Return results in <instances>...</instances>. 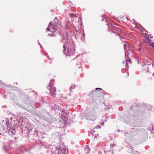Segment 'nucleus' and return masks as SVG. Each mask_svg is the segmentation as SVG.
Wrapping results in <instances>:
<instances>
[{
    "label": "nucleus",
    "instance_id": "29",
    "mask_svg": "<svg viewBox=\"0 0 154 154\" xmlns=\"http://www.w3.org/2000/svg\"><path fill=\"white\" fill-rule=\"evenodd\" d=\"M42 133V132H40H40H39V133Z\"/></svg>",
    "mask_w": 154,
    "mask_h": 154
},
{
    "label": "nucleus",
    "instance_id": "28",
    "mask_svg": "<svg viewBox=\"0 0 154 154\" xmlns=\"http://www.w3.org/2000/svg\"><path fill=\"white\" fill-rule=\"evenodd\" d=\"M55 18L56 19H57V17H56Z\"/></svg>",
    "mask_w": 154,
    "mask_h": 154
},
{
    "label": "nucleus",
    "instance_id": "17",
    "mask_svg": "<svg viewBox=\"0 0 154 154\" xmlns=\"http://www.w3.org/2000/svg\"><path fill=\"white\" fill-rule=\"evenodd\" d=\"M140 153H139L137 151H136L135 152H134V154H140Z\"/></svg>",
    "mask_w": 154,
    "mask_h": 154
},
{
    "label": "nucleus",
    "instance_id": "16",
    "mask_svg": "<svg viewBox=\"0 0 154 154\" xmlns=\"http://www.w3.org/2000/svg\"><path fill=\"white\" fill-rule=\"evenodd\" d=\"M116 35H119V38L121 39H122V38H121V37L120 35L118 33H117L116 34Z\"/></svg>",
    "mask_w": 154,
    "mask_h": 154
},
{
    "label": "nucleus",
    "instance_id": "8",
    "mask_svg": "<svg viewBox=\"0 0 154 154\" xmlns=\"http://www.w3.org/2000/svg\"><path fill=\"white\" fill-rule=\"evenodd\" d=\"M70 16L71 17H77V16L74 14H69Z\"/></svg>",
    "mask_w": 154,
    "mask_h": 154
},
{
    "label": "nucleus",
    "instance_id": "4",
    "mask_svg": "<svg viewBox=\"0 0 154 154\" xmlns=\"http://www.w3.org/2000/svg\"><path fill=\"white\" fill-rule=\"evenodd\" d=\"M48 87L51 93L52 94V96H55L56 95V94L55 93L56 91V88L54 87L53 85L51 82L49 83Z\"/></svg>",
    "mask_w": 154,
    "mask_h": 154
},
{
    "label": "nucleus",
    "instance_id": "22",
    "mask_svg": "<svg viewBox=\"0 0 154 154\" xmlns=\"http://www.w3.org/2000/svg\"><path fill=\"white\" fill-rule=\"evenodd\" d=\"M138 50H139V51L140 52V48H139Z\"/></svg>",
    "mask_w": 154,
    "mask_h": 154
},
{
    "label": "nucleus",
    "instance_id": "25",
    "mask_svg": "<svg viewBox=\"0 0 154 154\" xmlns=\"http://www.w3.org/2000/svg\"><path fill=\"white\" fill-rule=\"evenodd\" d=\"M38 44L40 45V47L41 48V45L39 43H38Z\"/></svg>",
    "mask_w": 154,
    "mask_h": 154
},
{
    "label": "nucleus",
    "instance_id": "20",
    "mask_svg": "<svg viewBox=\"0 0 154 154\" xmlns=\"http://www.w3.org/2000/svg\"><path fill=\"white\" fill-rule=\"evenodd\" d=\"M127 63H126L125 64L126 68H128V66H127Z\"/></svg>",
    "mask_w": 154,
    "mask_h": 154
},
{
    "label": "nucleus",
    "instance_id": "26",
    "mask_svg": "<svg viewBox=\"0 0 154 154\" xmlns=\"http://www.w3.org/2000/svg\"><path fill=\"white\" fill-rule=\"evenodd\" d=\"M102 21H103V18L102 19Z\"/></svg>",
    "mask_w": 154,
    "mask_h": 154
},
{
    "label": "nucleus",
    "instance_id": "9",
    "mask_svg": "<svg viewBox=\"0 0 154 154\" xmlns=\"http://www.w3.org/2000/svg\"><path fill=\"white\" fill-rule=\"evenodd\" d=\"M149 45L150 46H151L152 47V48L154 50V42H151L150 43Z\"/></svg>",
    "mask_w": 154,
    "mask_h": 154
},
{
    "label": "nucleus",
    "instance_id": "5",
    "mask_svg": "<svg viewBox=\"0 0 154 154\" xmlns=\"http://www.w3.org/2000/svg\"><path fill=\"white\" fill-rule=\"evenodd\" d=\"M59 151L58 147H55L54 150H53L51 154H59Z\"/></svg>",
    "mask_w": 154,
    "mask_h": 154
},
{
    "label": "nucleus",
    "instance_id": "6",
    "mask_svg": "<svg viewBox=\"0 0 154 154\" xmlns=\"http://www.w3.org/2000/svg\"><path fill=\"white\" fill-rule=\"evenodd\" d=\"M129 46V44L125 42V44L124 45V48L125 50L127 48H128Z\"/></svg>",
    "mask_w": 154,
    "mask_h": 154
},
{
    "label": "nucleus",
    "instance_id": "11",
    "mask_svg": "<svg viewBox=\"0 0 154 154\" xmlns=\"http://www.w3.org/2000/svg\"><path fill=\"white\" fill-rule=\"evenodd\" d=\"M95 132V131L94 130H91V134L93 136L94 135V133Z\"/></svg>",
    "mask_w": 154,
    "mask_h": 154
},
{
    "label": "nucleus",
    "instance_id": "27",
    "mask_svg": "<svg viewBox=\"0 0 154 154\" xmlns=\"http://www.w3.org/2000/svg\"><path fill=\"white\" fill-rule=\"evenodd\" d=\"M112 33H114L113 31H112Z\"/></svg>",
    "mask_w": 154,
    "mask_h": 154
},
{
    "label": "nucleus",
    "instance_id": "18",
    "mask_svg": "<svg viewBox=\"0 0 154 154\" xmlns=\"http://www.w3.org/2000/svg\"><path fill=\"white\" fill-rule=\"evenodd\" d=\"M95 90H102V89L100 88H95Z\"/></svg>",
    "mask_w": 154,
    "mask_h": 154
},
{
    "label": "nucleus",
    "instance_id": "14",
    "mask_svg": "<svg viewBox=\"0 0 154 154\" xmlns=\"http://www.w3.org/2000/svg\"><path fill=\"white\" fill-rule=\"evenodd\" d=\"M149 37H150L151 38H153L152 36H151L150 35L149 37H148L147 39V40L148 41H149Z\"/></svg>",
    "mask_w": 154,
    "mask_h": 154
},
{
    "label": "nucleus",
    "instance_id": "12",
    "mask_svg": "<svg viewBox=\"0 0 154 154\" xmlns=\"http://www.w3.org/2000/svg\"><path fill=\"white\" fill-rule=\"evenodd\" d=\"M54 33H52L51 34H48V36H54Z\"/></svg>",
    "mask_w": 154,
    "mask_h": 154
},
{
    "label": "nucleus",
    "instance_id": "19",
    "mask_svg": "<svg viewBox=\"0 0 154 154\" xmlns=\"http://www.w3.org/2000/svg\"><path fill=\"white\" fill-rule=\"evenodd\" d=\"M15 132V131L14 130H13L12 133H13V134H14Z\"/></svg>",
    "mask_w": 154,
    "mask_h": 154
},
{
    "label": "nucleus",
    "instance_id": "15",
    "mask_svg": "<svg viewBox=\"0 0 154 154\" xmlns=\"http://www.w3.org/2000/svg\"><path fill=\"white\" fill-rule=\"evenodd\" d=\"M16 143V142L15 141H11V144H12V143L15 144V143Z\"/></svg>",
    "mask_w": 154,
    "mask_h": 154
},
{
    "label": "nucleus",
    "instance_id": "31",
    "mask_svg": "<svg viewBox=\"0 0 154 154\" xmlns=\"http://www.w3.org/2000/svg\"><path fill=\"white\" fill-rule=\"evenodd\" d=\"M109 25H111V24H110Z\"/></svg>",
    "mask_w": 154,
    "mask_h": 154
},
{
    "label": "nucleus",
    "instance_id": "24",
    "mask_svg": "<svg viewBox=\"0 0 154 154\" xmlns=\"http://www.w3.org/2000/svg\"><path fill=\"white\" fill-rule=\"evenodd\" d=\"M129 147H129L130 149H131V148H132L131 146H130Z\"/></svg>",
    "mask_w": 154,
    "mask_h": 154
},
{
    "label": "nucleus",
    "instance_id": "7",
    "mask_svg": "<svg viewBox=\"0 0 154 154\" xmlns=\"http://www.w3.org/2000/svg\"><path fill=\"white\" fill-rule=\"evenodd\" d=\"M6 124L8 128L10 127L11 123L9 122L6 121Z\"/></svg>",
    "mask_w": 154,
    "mask_h": 154
},
{
    "label": "nucleus",
    "instance_id": "13",
    "mask_svg": "<svg viewBox=\"0 0 154 154\" xmlns=\"http://www.w3.org/2000/svg\"><path fill=\"white\" fill-rule=\"evenodd\" d=\"M94 138L95 139H96L97 137H98V134H94Z\"/></svg>",
    "mask_w": 154,
    "mask_h": 154
},
{
    "label": "nucleus",
    "instance_id": "21",
    "mask_svg": "<svg viewBox=\"0 0 154 154\" xmlns=\"http://www.w3.org/2000/svg\"><path fill=\"white\" fill-rule=\"evenodd\" d=\"M63 48H64L63 50H66V48H65V44H64V45L63 46Z\"/></svg>",
    "mask_w": 154,
    "mask_h": 154
},
{
    "label": "nucleus",
    "instance_id": "10",
    "mask_svg": "<svg viewBox=\"0 0 154 154\" xmlns=\"http://www.w3.org/2000/svg\"><path fill=\"white\" fill-rule=\"evenodd\" d=\"M75 85H72L71 87H70V91H72V89H73L75 88Z\"/></svg>",
    "mask_w": 154,
    "mask_h": 154
},
{
    "label": "nucleus",
    "instance_id": "2",
    "mask_svg": "<svg viewBox=\"0 0 154 154\" xmlns=\"http://www.w3.org/2000/svg\"><path fill=\"white\" fill-rule=\"evenodd\" d=\"M46 29L47 31H50L52 32H56V24L54 23L53 24H51V23H50L49 25H48Z\"/></svg>",
    "mask_w": 154,
    "mask_h": 154
},
{
    "label": "nucleus",
    "instance_id": "3",
    "mask_svg": "<svg viewBox=\"0 0 154 154\" xmlns=\"http://www.w3.org/2000/svg\"><path fill=\"white\" fill-rule=\"evenodd\" d=\"M58 147L60 150V154H67L68 153V149L64 145H61Z\"/></svg>",
    "mask_w": 154,
    "mask_h": 154
},
{
    "label": "nucleus",
    "instance_id": "1",
    "mask_svg": "<svg viewBox=\"0 0 154 154\" xmlns=\"http://www.w3.org/2000/svg\"><path fill=\"white\" fill-rule=\"evenodd\" d=\"M75 47L74 44H72L70 46H69L67 48V52L65 54L66 56H69L72 55L75 56Z\"/></svg>",
    "mask_w": 154,
    "mask_h": 154
},
{
    "label": "nucleus",
    "instance_id": "23",
    "mask_svg": "<svg viewBox=\"0 0 154 154\" xmlns=\"http://www.w3.org/2000/svg\"><path fill=\"white\" fill-rule=\"evenodd\" d=\"M147 72H148V70H149V68H147Z\"/></svg>",
    "mask_w": 154,
    "mask_h": 154
},
{
    "label": "nucleus",
    "instance_id": "30",
    "mask_svg": "<svg viewBox=\"0 0 154 154\" xmlns=\"http://www.w3.org/2000/svg\"><path fill=\"white\" fill-rule=\"evenodd\" d=\"M44 134V132H43V134Z\"/></svg>",
    "mask_w": 154,
    "mask_h": 154
}]
</instances>
